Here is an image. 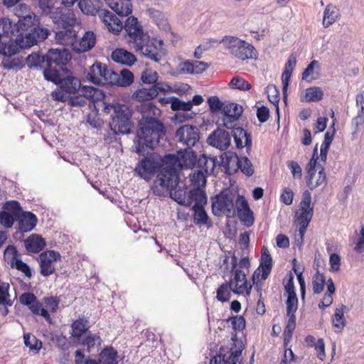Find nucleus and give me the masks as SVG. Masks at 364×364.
<instances>
[{
	"label": "nucleus",
	"mask_w": 364,
	"mask_h": 364,
	"mask_svg": "<svg viewBox=\"0 0 364 364\" xmlns=\"http://www.w3.org/2000/svg\"><path fill=\"white\" fill-rule=\"evenodd\" d=\"M338 16V9L335 6L328 4L323 12V26L324 28H328L332 25Z\"/></svg>",
	"instance_id": "nucleus-51"
},
{
	"label": "nucleus",
	"mask_w": 364,
	"mask_h": 364,
	"mask_svg": "<svg viewBox=\"0 0 364 364\" xmlns=\"http://www.w3.org/2000/svg\"><path fill=\"white\" fill-rule=\"evenodd\" d=\"M217 159L214 157L202 155L197 161V167L207 175L214 174Z\"/></svg>",
	"instance_id": "nucleus-42"
},
{
	"label": "nucleus",
	"mask_w": 364,
	"mask_h": 364,
	"mask_svg": "<svg viewBox=\"0 0 364 364\" xmlns=\"http://www.w3.org/2000/svg\"><path fill=\"white\" fill-rule=\"evenodd\" d=\"M9 284L0 280V304L11 306L13 301L10 299L9 294Z\"/></svg>",
	"instance_id": "nucleus-55"
},
{
	"label": "nucleus",
	"mask_w": 364,
	"mask_h": 364,
	"mask_svg": "<svg viewBox=\"0 0 364 364\" xmlns=\"http://www.w3.org/2000/svg\"><path fill=\"white\" fill-rule=\"evenodd\" d=\"M36 15L31 13L21 18H18L16 24V33L21 31H33V28H36L35 24Z\"/></svg>",
	"instance_id": "nucleus-48"
},
{
	"label": "nucleus",
	"mask_w": 364,
	"mask_h": 364,
	"mask_svg": "<svg viewBox=\"0 0 364 364\" xmlns=\"http://www.w3.org/2000/svg\"><path fill=\"white\" fill-rule=\"evenodd\" d=\"M178 183V176L176 169L174 167H164L157 176L154 188L157 189L159 187L161 189L160 192H167L176 188Z\"/></svg>",
	"instance_id": "nucleus-14"
},
{
	"label": "nucleus",
	"mask_w": 364,
	"mask_h": 364,
	"mask_svg": "<svg viewBox=\"0 0 364 364\" xmlns=\"http://www.w3.org/2000/svg\"><path fill=\"white\" fill-rule=\"evenodd\" d=\"M90 327L89 321L85 316L73 321L71 324L72 337L79 340L88 331Z\"/></svg>",
	"instance_id": "nucleus-41"
},
{
	"label": "nucleus",
	"mask_w": 364,
	"mask_h": 364,
	"mask_svg": "<svg viewBox=\"0 0 364 364\" xmlns=\"http://www.w3.org/2000/svg\"><path fill=\"white\" fill-rule=\"evenodd\" d=\"M213 212L215 215L221 213L230 216L235 213L234 196L230 192H221L217 195L212 204Z\"/></svg>",
	"instance_id": "nucleus-15"
},
{
	"label": "nucleus",
	"mask_w": 364,
	"mask_h": 364,
	"mask_svg": "<svg viewBox=\"0 0 364 364\" xmlns=\"http://www.w3.org/2000/svg\"><path fill=\"white\" fill-rule=\"evenodd\" d=\"M206 176L208 175L199 169L190 174V180L191 184L195 187L194 189H200V186L205 185Z\"/></svg>",
	"instance_id": "nucleus-56"
},
{
	"label": "nucleus",
	"mask_w": 364,
	"mask_h": 364,
	"mask_svg": "<svg viewBox=\"0 0 364 364\" xmlns=\"http://www.w3.org/2000/svg\"><path fill=\"white\" fill-rule=\"evenodd\" d=\"M237 258L233 255L231 259L232 277L229 283L232 287V291L237 295L249 296L252 289V285L255 284L257 290L259 291V282L266 280L269 276L272 267L273 259L266 247L262 249L259 267L252 276V283L247 281V273L244 270L237 269Z\"/></svg>",
	"instance_id": "nucleus-1"
},
{
	"label": "nucleus",
	"mask_w": 364,
	"mask_h": 364,
	"mask_svg": "<svg viewBox=\"0 0 364 364\" xmlns=\"http://www.w3.org/2000/svg\"><path fill=\"white\" fill-rule=\"evenodd\" d=\"M78 6L83 14L90 16L100 15L103 10V3L100 0H80Z\"/></svg>",
	"instance_id": "nucleus-34"
},
{
	"label": "nucleus",
	"mask_w": 364,
	"mask_h": 364,
	"mask_svg": "<svg viewBox=\"0 0 364 364\" xmlns=\"http://www.w3.org/2000/svg\"><path fill=\"white\" fill-rule=\"evenodd\" d=\"M172 157L178 161L181 168H191L197 164V156L191 149L186 148L183 151H178L177 156H172Z\"/></svg>",
	"instance_id": "nucleus-31"
},
{
	"label": "nucleus",
	"mask_w": 364,
	"mask_h": 364,
	"mask_svg": "<svg viewBox=\"0 0 364 364\" xmlns=\"http://www.w3.org/2000/svg\"><path fill=\"white\" fill-rule=\"evenodd\" d=\"M117 358V351L112 347L105 348L99 355L100 364H116Z\"/></svg>",
	"instance_id": "nucleus-49"
},
{
	"label": "nucleus",
	"mask_w": 364,
	"mask_h": 364,
	"mask_svg": "<svg viewBox=\"0 0 364 364\" xmlns=\"http://www.w3.org/2000/svg\"><path fill=\"white\" fill-rule=\"evenodd\" d=\"M70 54L65 49H50L46 55V62L48 68L45 70H57L53 69V65L63 66L68 63Z\"/></svg>",
	"instance_id": "nucleus-23"
},
{
	"label": "nucleus",
	"mask_w": 364,
	"mask_h": 364,
	"mask_svg": "<svg viewBox=\"0 0 364 364\" xmlns=\"http://www.w3.org/2000/svg\"><path fill=\"white\" fill-rule=\"evenodd\" d=\"M243 348L242 341L235 334L228 345L220 348L218 354L210 359V364H240Z\"/></svg>",
	"instance_id": "nucleus-5"
},
{
	"label": "nucleus",
	"mask_w": 364,
	"mask_h": 364,
	"mask_svg": "<svg viewBox=\"0 0 364 364\" xmlns=\"http://www.w3.org/2000/svg\"><path fill=\"white\" fill-rule=\"evenodd\" d=\"M232 136L238 149H242L246 146L247 149L251 147L252 138L244 129L241 127L232 128Z\"/></svg>",
	"instance_id": "nucleus-37"
},
{
	"label": "nucleus",
	"mask_w": 364,
	"mask_h": 364,
	"mask_svg": "<svg viewBox=\"0 0 364 364\" xmlns=\"http://www.w3.org/2000/svg\"><path fill=\"white\" fill-rule=\"evenodd\" d=\"M326 284H327V281L324 274L321 272H316L312 278V290L314 294H321L323 291Z\"/></svg>",
	"instance_id": "nucleus-53"
},
{
	"label": "nucleus",
	"mask_w": 364,
	"mask_h": 364,
	"mask_svg": "<svg viewBox=\"0 0 364 364\" xmlns=\"http://www.w3.org/2000/svg\"><path fill=\"white\" fill-rule=\"evenodd\" d=\"M123 28L125 31L127 41L132 48L149 34L144 31L143 26L138 18L134 16H129L126 19Z\"/></svg>",
	"instance_id": "nucleus-11"
},
{
	"label": "nucleus",
	"mask_w": 364,
	"mask_h": 364,
	"mask_svg": "<svg viewBox=\"0 0 364 364\" xmlns=\"http://www.w3.org/2000/svg\"><path fill=\"white\" fill-rule=\"evenodd\" d=\"M242 112V107L236 103L230 102L224 105L223 107L224 117L223 123L220 124V125H223L230 129L234 128Z\"/></svg>",
	"instance_id": "nucleus-20"
},
{
	"label": "nucleus",
	"mask_w": 364,
	"mask_h": 364,
	"mask_svg": "<svg viewBox=\"0 0 364 364\" xmlns=\"http://www.w3.org/2000/svg\"><path fill=\"white\" fill-rule=\"evenodd\" d=\"M227 322L230 323L235 332H240L243 331L246 326L245 319L242 316H233L227 319Z\"/></svg>",
	"instance_id": "nucleus-57"
},
{
	"label": "nucleus",
	"mask_w": 364,
	"mask_h": 364,
	"mask_svg": "<svg viewBox=\"0 0 364 364\" xmlns=\"http://www.w3.org/2000/svg\"><path fill=\"white\" fill-rule=\"evenodd\" d=\"M111 57L114 62L128 66L132 65L136 61V58L132 53L123 48L113 50Z\"/></svg>",
	"instance_id": "nucleus-35"
},
{
	"label": "nucleus",
	"mask_w": 364,
	"mask_h": 364,
	"mask_svg": "<svg viewBox=\"0 0 364 364\" xmlns=\"http://www.w3.org/2000/svg\"><path fill=\"white\" fill-rule=\"evenodd\" d=\"M27 64L29 67H40L41 63L46 62V55H41L33 53L29 55L26 59Z\"/></svg>",
	"instance_id": "nucleus-63"
},
{
	"label": "nucleus",
	"mask_w": 364,
	"mask_h": 364,
	"mask_svg": "<svg viewBox=\"0 0 364 364\" xmlns=\"http://www.w3.org/2000/svg\"><path fill=\"white\" fill-rule=\"evenodd\" d=\"M164 41L157 38H151L147 34L133 48L135 52L155 62L159 63L165 55Z\"/></svg>",
	"instance_id": "nucleus-7"
},
{
	"label": "nucleus",
	"mask_w": 364,
	"mask_h": 364,
	"mask_svg": "<svg viewBox=\"0 0 364 364\" xmlns=\"http://www.w3.org/2000/svg\"><path fill=\"white\" fill-rule=\"evenodd\" d=\"M235 205L240 222L247 227H251L255 223V217L247 200L243 196L238 195L235 200Z\"/></svg>",
	"instance_id": "nucleus-21"
},
{
	"label": "nucleus",
	"mask_w": 364,
	"mask_h": 364,
	"mask_svg": "<svg viewBox=\"0 0 364 364\" xmlns=\"http://www.w3.org/2000/svg\"><path fill=\"white\" fill-rule=\"evenodd\" d=\"M306 185L310 190H314L323 184H326L327 178L323 165L318 166V171L306 172L305 176Z\"/></svg>",
	"instance_id": "nucleus-27"
},
{
	"label": "nucleus",
	"mask_w": 364,
	"mask_h": 364,
	"mask_svg": "<svg viewBox=\"0 0 364 364\" xmlns=\"http://www.w3.org/2000/svg\"><path fill=\"white\" fill-rule=\"evenodd\" d=\"M232 287L228 282H223L216 291V299L218 301L224 303L230 300L231 296Z\"/></svg>",
	"instance_id": "nucleus-52"
},
{
	"label": "nucleus",
	"mask_w": 364,
	"mask_h": 364,
	"mask_svg": "<svg viewBox=\"0 0 364 364\" xmlns=\"http://www.w3.org/2000/svg\"><path fill=\"white\" fill-rule=\"evenodd\" d=\"M159 90L161 88L158 85H154L149 88L139 89L133 93L132 99L139 102L140 104L146 103L158 95Z\"/></svg>",
	"instance_id": "nucleus-32"
},
{
	"label": "nucleus",
	"mask_w": 364,
	"mask_h": 364,
	"mask_svg": "<svg viewBox=\"0 0 364 364\" xmlns=\"http://www.w3.org/2000/svg\"><path fill=\"white\" fill-rule=\"evenodd\" d=\"M37 38L33 31H21L16 33L14 41H11L10 43L16 46V53L20 48H28L37 44Z\"/></svg>",
	"instance_id": "nucleus-29"
},
{
	"label": "nucleus",
	"mask_w": 364,
	"mask_h": 364,
	"mask_svg": "<svg viewBox=\"0 0 364 364\" xmlns=\"http://www.w3.org/2000/svg\"><path fill=\"white\" fill-rule=\"evenodd\" d=\"M162 162V159L157 154H148L136 164L134 172L140 178L149 181L161 169Z\"/></svg>",
	"instance_id": "nucleus-9"
},
{
	"label": "nucleus",
	"mask_w": 364,
	"mask_h": 364,
	"mask_svg": "<svg viewBox=\"0 0 364 364\" xmlns=\"http://www.w3.org/2000/svg\"><path fill=\"white\" fill-rule=\"evenodd\" d=\"M203 203H205L206 199L205 200H200L198 199L193 207L194 223L198 225H207L209 226V217L204 209Z\"/></svg>",
	"instance_id": "nucleus-40"
},
{
	"label": "nucleus",
	"mask_w": 364,
	"mask_h": 364,
	"mask_svg": "<svg viewBox=\"0 0 364 364\" xmlns=\"http://www.w3.org/2000/svg\"><path fill=\"white\" fill-rule=\"evenodd\" d=\"M319 63L316 60H312L306 67V68L302 73V80L308 82L316 80L319 77L318 72H315L314 69L317 68L319 70Z\"/></svg>",
	"instance_id": "nucleus-50"
},
{
	"label": "nucleus",
	"mask_w": 364,
	"mask_h": 364,
	"mask_svg": "<svg viewBox=\"0 0 364 364\" xmlns=\"http://www.w3.org/2000/svg\"><path fill=\"white\" fill-rule=\"evenodd\" d=\"M112 77L115 76L112 73V69L109 68L105 64L100 62H95L89 68L85 77L92 83L97 85H109Z\"/></svg>",
	"instance_id": "nucleus-10"
},
{
	"label": "nucleus",
	"mask_w": 364,
	"mask_h": 364,
	"mask_svg": "<svg viewBox=\"0 0 364 364\" xmlns=\"http://www.w3.org/2000/svg\"><path fill=\"white\" fill-rule=\"evenodd\" d=\"M221 164L225 168V173L229 175L235 173L240 168L241 164L240 157L232 151L224 152L221 156Z\"/></svg>",
	"instance_id": "nucleus-28"
},
{
	"label": "nucleus",
	"mask_w": 364,
	"mask_h": 364,
	"mask_svg": "<svg viewBox=\"0 0 364 364\" xmlns=\"http://www.w3.org/2000/svg\"><path fill=\"white\" fill-rule=\"evenodd\" d=\"M138 126L134 141L136 152L143 154L146 149H154L159 144L160 139L165 135L166 130L161 122H148Z\"/></svg>",
	"instance_id": "nucleus-3"
},
{
	"label": "nucleus",
	"mask_w": 364,
	"mask_h": 364,
	"mask_svg": "<svg viewBox=\"0 0 364 364\" xmlns=\"http://www.w3.org/2000/svg\"><path fill=\"white\" fill-rule=\"evenodd\" d=\"M227 40H228V48L230 52L236 58L245 60L253 58L256 55L257 51L255 47L245 41L233 36H230Z\"/></svg>",
	"instance_id": "nucleus-13"
},
{
	"label": "nucleus",
	"mask_w": 364,
	"mask_h": 364,
	"mask_svg": "<svg viewBox=\"0 0 364 364\" xmlns=\"http://www.w3.org/2000/svg\"><path fill=\"white\" fill-rule=\"evenodd\" d=\"M170 196L178 204L185 206H190L193 201L198 199L200 200H205V193L200 189L188 190L187 188H173L170 191Z\"/></svg>",
	"instance_id": "nucleus-12"
},
{
	"label": "nucleus",
	"mask_w": 364,
	"mask_h": 364,
	"mask_svg": "<svg viewBox=\"0 0 364 364\" xmlns=\"http://www.w3.org/2000/svg\"><path fill=\"white\" fill-rule=\"evenodd\" d=\"M80 92L85 100H90L92 102L103 101L105 97V95L102 90L92 86H82L80 88Z\"/></svg>",
	"instance_id": "nucleus-43"
},
{
	"label": "nucleus",
	"mask_w": 364,
	"mask_h": 364,
	"mask_svg": "<svg viewBox=\"0 0 364 364\" xmlns=\"http://www.w3.org/2000/svg\"><path fill=\"white\" fill-rule=\"evenodd\" d=\"M19 229L23 232L33 230L38 222L36 216L31 212H25L18 217Z\"/></svg>",
	"instance_id": "nucleus-39"
},
{
	"label": "nucleus",
	"mask_w": 364,
	"mask_h": 364,
	"mask_svg": "<svg viewBox=\"0 0 364 364\" xmlns=\"http://www.w3.org/2000/svg\"><path fill=\"white\" fill-rule=\"evenodd\" d=\"M323 92L320 87H311L306 89L304 95L300 96L301 102H318L323 99Z\"/></svg>",
	"instance_id": "nucleus-47"
},
{
	"label": "nucleus",
	"mask_w": 364,
	"mask_h": 364,
	"mask_svg": "<svg viewBox=\"0 0 364 364\" xmlns=\"http://www.w3.org/2000/svg\"><path fill=\"white\" fill-rule=\"evenodd\" d=\"M171 107L174 111H190L193 107V103L191 101L183 102L178 99H175L172 102Z\"/></svg>",
	"instance_id": "nucleus-64"
},
{
	"label": "nucleus",
	"mask_w": 364,
	"mask_h": 364,
	"mask_svg": "<svg viewBox=\"0 0 364 364\" xmlns=\"http://www.w3.org/2000/svg\"><path fill=\"white\" fill-rule=\"evenodd\" d=\"M229 86L232 89L240 90H249L252 87L251 85L247 80L240 76L232 77L229 83Z\"/></svg>",
	"instance_id": "nucleus-58"
},
{
	"label": "nucleus",
	"mask_w": 364,
	"mask_h": 364,
	"mask_svg": "<svg viewBox=\"0 0 364 364\" xmlns=\"http://www.w3.org/2000/svg\"><path fill=\"white\" fill-rule=\"evenodd\" d=\"M21 304L26 306L35 315L43 316L46 321L51 323L52 318L48 310L43 307V304L31 292H26L19 296Z\"/></svg>",
	"instance_id": "nucleus-16"
},
{
	"label": "nucleus",
	"mask_w": 364,
	"mask_h": 364,
	"mask_svg": "<svg viewBox=\"0 0 364 364\" xmlns=\"http://www.w3.org/2000/svg\"><path fill=\"white\" fill-rule=\"evenodd\" d=\"M51 18L58 28L62 29L55 33L56 41L63 46H71L77 38V32L73 27L77 20L73 11L67 9H57L52 13Z\"/></svg>",
	"instance_id": "nucleus-2"
},
{
	"label": "nucleus",
	"mask_w": 364,
	"mask_h": 364,
	"mask_svg": "<svg viewBox=\"0 0 364 364\" xmlns=\"http://www.w3.org/2000/svg\"><path fill=\"white\" fill-rule=\"evenodd\" d=\"M141 80L146 84L157 85L156 82L158 80V74L155 70L151 68H146L141 73Z\"/></svg>",
	"instance_id": "nucleus-59"
},
{
	"label": "nucleus",
	"mask_w": 364,
	"mask_h": 364,
	"mask_svg": "<svg viewBox=\"0 0 364 364\" xmlns=\"http://www.w3.org/2000/svg\"><path fill=\"white\" fill-rule=\"evenodd\" d=\"M241 164L239 170H240L244 174L247 176H251L254 173V168L250 160L246 157H240Z\"/></svg>",
	"instance_id": "nucleus-62"
},
{
	"label": "nucleus",
	"mask_w": 364,
	"mask_h": 364,
	"mask_svg": "<svg viewBox=\"0 0 364 364\" xmlns=\"http://www.w3.org/2000/svg\"><path fill=\"white\" fill-rule=\"evenodd\" d=\"M101 341L100 336L97 333H88L82 340L81 345L86 346L88 351L92 348H94L97 343H100Z\"/></svg>",
	"instance_id": "nucleus-61"
},
{
	"label": "nucleus",
	"mask_w": 364,
	"mask_h": 364,
	"mask_svg": "<svg viewBox=\"0 0 364 364\" xmlns=\"http://www.w3.org/2000/svg\"><path fill=\"white\" fill-rule=\"evenodd\" d=\"M314 215V205L311 203V194L309 190L302 193L301 200L294 213V223L298 228L301 241Z\"/></svg>",
	"instance_id": "nucleus-6"
},
{
	"label": "nucleus",
	"mask_w": 364,
	"mask_h": 364,
	"mask_svg": "<svg viewBox=\"0 0 364 364\" xmlns=\"http://www.w3.org/2000/svg\"><path fill=\"white\" fill-rule=\"evenodd\" d=\"M99 17L109 32L117 35L123 29L122 22L112 11L102 10Z\"/></svg>",
	"instance_id": "nucleus-26"
},
{
	"label": "nucleus",
	"mask_w": 364,
	"mask_h": 364,
	"mask_svg": "<svg viewBox=\"0 0 364 364\" xmlns=\"http://www.w3.org/2000/svg\"><path fill=\"white\" fill-rule=\"evenodd\" d=\"M26 249L32 253H38L46 245L43 238L38 235H32L25 241Z\"/></svg>",
	"instance_id": "nucleus-44"
},
{
	"label": "nucleus",
	"mask_w": 364,
	"mask_h": 364,
	"mask_svg": "<svg viewBox=\"0 0 364 364\" xmlns=\"http://www.w3.org/2000/svg\"><path fill=\"white\" fill-rule=\"evenodd\" d=\"M24 344L30 350L38 352L42 348V342L31 333L23 334Z\"/></svg>",
	"instance_id": "nucleus-54"
},
{
	"label": "nucleus",
	"mask_w": 364,
	"mask_h": 364,
	"mask_svg": "<svg viewBox=\"0 0 364 364\" xmlns=\"http://www.w3.org/2000/svg\"><path fill=\"white\" fill-rule=\"evenodd\" d=\"M44 77L58 86L51 92L53 100L65 102L69 95L76 94L81 87L80 80L74 76L68 75L61 78L58 70H44Z\"/></svg>",
	"instance_id": "nucleus-4"
},
{
	"label": "nucleus",
	"mask_w": 364,
	"mask_h": 364,
	"mask_svg": "<svg viewBox=\"0 0 364 364\" xmlns=\"http://www.w3.org/2000/svg\"><path fill=\"white\" fill-rule=\"evenodd\" d=\"M112 73L115 75L112 76V80L109 85H116L122 87L130 85L134 81L133 73L127 69H123L119 73L112 70Z\"/></svg>",
	"instance_id": "nucleus-38"
},
{
	"label": "nucleus",
	"mask_w": 364,
	"mask_h": 364,
	"mask_svg": "<svg viewBox=\"0 0 364 364\" xmlns=\"http://www.w3.org/2000/svg\"><path fill=\"white\" fill-rule=\"evenodd\" d=\"M295 328L296 326L291 323H287L285 326L283 332L284 350L289 351V350H291V346H289V343L291 340Z\"/></svg>",
	"instance_id": "nucleus-60"
},
{
	"label": "nucleus",
	"mask_w": 364,
	"mask_h": 364,
	"mask_svg": "<svg viewBox=\"0 0 364 364\" xmlns=\"http://www.w3.org/2000/svg\"><path fill=\"white\" fill-rule=\"evenodd\" d=\"M132 110L125 105L117 107V113L112 115L110 127L115 134H129L133 127Z\"/></svg>",
	"instance_id": "nucleus-8"
},
{
	"label": "nucleus",
	"mask_w": 364,
	"mask_h": 364,
	"mask_svg": "<svg viewBox=\"0 0 364 364\" xmlns=\"http://www.w3.org/2000/svg\"><path fill=\"white\" fill-rule=\"evenodd\" d=\"M207 141L212 146L224 151L230 146L231 138L229 132L218 128L210 134Z\"/></svg>",
	"instance_id": "nucleus-24"
},
{
	"label": "nucleus",
	"mask_w": 364,
	"mask_h": 364,
	"mask_svg": "<svg viewBox=\"0 0 364 364\" xmlns=\"http://www.w3.org/2000/svg\"><path fill=\"white\" fill-rule=\"evenodd\" d=\"M132 0H109L108 6L118 15L127 16L132 12Z\"/></svg>",
	"instance_id": "nucleus-36"
},
{
	"label": "nucleus",
	"mask_w": 364,
	"mask_h": 364,
	"mask_svg": "<svg viewBox=\"0 0 364 364\" xmlns=\"http://www.w3.org/2000/svg\"><path fill=\"white\" fill-rule=\"evenodd\" d=\"M335 292L336 287L334 282L331 278H328L327 279V291L318 305L320 309L323 310L332 304L333 301V295Z\"/></svg>",
	"instance_id": "nucleus-45"
},
{
	"label": "nucleus",
	"mask_w": 364,
	"mask_h": 364,
	"mask_svg": "<svg viewBox=\"0 0 364 364\" xmlns=\"http://www.w3.org/2000/svg\"><path fill=\"white\" fill-rule=\"evenodd\" d=\"M136 110L141 114V119L139 121V124L160 122L159 117L161 115V110L151 102L136 105Z\"/></svg>",
	"instance_id": "nucleus-22"
},
{
	"label": "nucleus",
	"mask_w": 364,
	"mask_h": 364,
	"mask_svg": "<svg viewBox=\"0 0 364 364\" xmlns=\"http://www.w3.org/2000/svg\"><path fill=\"white\" fill-rule=\"evenodd\" d=\"M96 43V36L92 31H86L80 40H75L73 43V50L77 53L90 50Z\"/></svg>",
	"instance_id": "nucleus-30"
},
{
	"label": "nucleus",
	"mask_w": 364,
	"mask_h": 364,
	"mask_svg": "<svg viewBox=\"0 0 364 364\" xmlns=\"http://www.w3.org/2000/svg\"><path fill=\"white\" fill-rule=\"evenodd\" d=\"M178 141L186 145L188 149L194 146L200 139L198 129L192 125L185 124L181 127L176 134Z\"/></svg>",
	"instance_id": "nucleus-18"
},
{
	"label": "nucleus",
	"mask_w": 364,
	"mask_h": 364,
	"mask_svg": "<svg viewBox=\"0 0 364 364\" xmlns=\"http://www.w3.org/2000/svg\"><path fill=\"white\" fill-rule=\"evenodd\" d=\"M16 24L10 21L8 18H0V41L3 38H6L9 40L4 41L8 44L11 41H14L16 37Z\"/></svg>",
	"instance_id": "nucleus-33"
},
{
	"label": "nucleus",
	"mask_w": 364,
	"mask_h": 364,
	"mask_svg": "<svg viewBox=\"0 0 364 364\" xmlns=\"http://www.w3.org/2000/svg\"><path fill=\"white\" fill-rule=\"evenodd\" d=\"M4 208L6 210L0 211V223L4 228H10L18 219L22 210L20 203L16 200L6 202Z\"/></svg>",
	"instance_id": "nucleus-17"
},
{
	"label": "nucleus",
	"mask_w": 364,
	"mask_h": 364,
	"mask_svg": "<svg viewBox=\"0 0 364 364\" xmlns=\"http://www.w3.org/2000/svg\"><path fill=\"white\" fill-rule=\"evenodd\" d=\"M60 259V255L54 250H46L39 255L41 274L48 277L55 271L54 262Z\"/></svg>",
	"instance_id": "nucleus-19"
},
{
	"label": "nucleus",
	"mask_w": 364,
	"mask_h": 364,
	"mask_svg": "<svg viewBox=\"0 0 364 364\" xmlns=\"http://www.w3.org/2000/svg\"><path fill=\"white\" fill-rule=\"evenodd\" d=\"M346 306L341 304L336 309L335 313L332 316L333 326L335 328V331H341L346 326V319L344 317V310Z\"/></svg>",
	"instance_id": "nucleus-46"
},
{
	"label": "nucleus",
	"mask_w": 364,
	"mask_h": 364,
	"mask_svg": "<svg viewBox=\"0 0 364 364\" xmlns=\"http://www.w3.org/2000/svg\"><path fill=\"white\" fill-rule=\"evenodd\" d=\"M16 46L10 43L6 44V42H1L0 44V55H3L5 58L2 60V66L8 70L20 67L21 61L18 58L11 59L10 57L16 53Z\"/></svg>",
	"instance_id": "nucleus-25"
}]
</instances>
